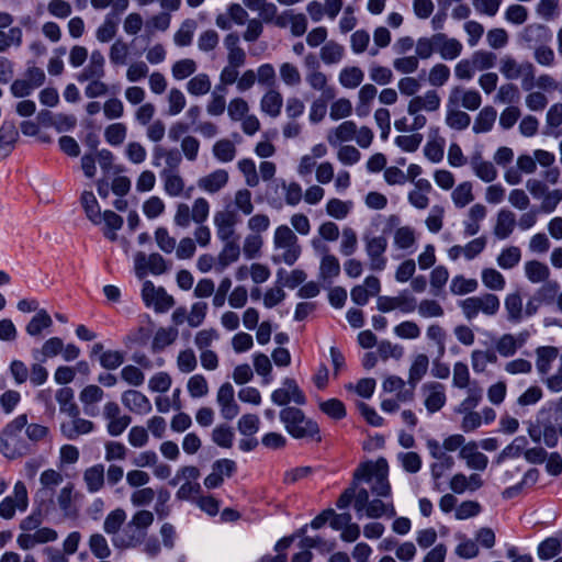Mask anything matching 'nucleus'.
<instances>
[{
  "mask_svg": "<svg viewBox=\"0 0 562 562\" xmlns=\"http://www.w3.org/2000/svg\"><path fill=\"white\" fill-rule=\"evenodd\" d=\"M26 424V414H20L10 420L1 430L0 451L5 458L13 460L33 452L32 443H30L23 435Z\"/></svg>",
  "mask_w": 562,
  "mask_h": 562,
  "instance_id": "nucleus-1",
  "label": "nucleus"
},
{
  "mask_svg": "<svg viewBox=\"0 0 562 562\" xmlns=\"http://www.w3.org/2000/svg\"><path fill=\"white\" fill-rule=\"evenodd\" d=\"M279 418L286 432L294 439L322 440L318 424L307 417L304 412L294 406H286L280 411Z\"/></svg>",
  "mask_w": 562,
  "mask_h": 562,
  "instance_id": "nucleus-2",
  "label": "nucleus"
},
{
  "mask_svg": "<svg viewBox=\"0 0 562 562\" xmlns=\"http://www.w3.org/2000/svg\"><path fill=\"white\" fill-rule=\"evenodd\" d=\"M273 263L293 266L301 257L302 248L295 233L288 225H280L273 234Z\"/></svg>",
  "mask_w": 562,
  "mask_h": 562,
  "instance_id": "nucleus-3",
  "label": "nucleus"
},
{
  "mask_svg": "<svg viewBox=\"0 0 562 562\" xmlns=\"http://www.w3.org/2000/svg\"><path fill=\"white\" fill-rule=\"evenodd\" d=\"M353 509L356 510L359 518L367 516L368 518H381L387 517L393 518L396 516V510L392 499L381 498L369 499V492L367 488H361L358 496L353 497Z\"/></svg>",
  "mask_w": 562,
  "mask_h": 562,
  "instance_id": "nucleus-4",
  "label": "nucleus"
},
{
  "mask_svg": "<svg viewBox=\"0 0 562 562\" xmlns=\"http://www.w3.org/2000/svg\"><path fill=\"white\" fill-rule=\"evenodd\" d=\"M464 317L468 321L474 319L479 313L486 316H494L501 307V302L497 295L492 293H484L482 295L470 296L459 302Z\"/></svg>",
  "mask_w": 562,
  "mask_h": 562,
  "instance_id": "nucleus-5",
  "label": "nucleus"
},
{
  "mask_svg": "<svg viewBox=\"0 0 562 562\" xmlns=\"http://www.w3.org/2000/svg\"><path fill=\"white\" fill-rule=\"evenodd\" d=\"M499 71L508 80L521 78V86L526 91L535 86L536 68L530 61L519 64L514 57L507 55L501 59Z\"/></svg>",
  "mask_w": 562,
  "mask_h": 562,
  "instance_id": "nucleus-6",
  "label": "nucleus"
},
{
  "mask_svg": "<svg viewBox=\"0 0 562 562\" xmlns=\"http://www.w3.org/2000/svg\"><path fill=\"white\" fill-rule=\"evenodd\" d=\"M376 467L378 461L375 463H362L356 469L350 486L340 494L336 502L338 509H347L352 504L353 497L358 496L359 491L362 488L359 486L360 482L370 483L374 477Z\"/></svg>",
  "mask_w": 562,
  "mask_h": 562,
  "instance_id": "nucleus-7",
  "label": "nucleus"
},
{
  "mask_svg": "<svg viewBox=\"0 0 562 562\" xmlns=\"http://www.w3.org/2000/svg\"><path fill=\"white\" fill-rule=\"evenodd\" d=\"M29 506L27 490L23 482L18 481L13 487V495L4 497L0 503V517L12 519L16 510L24 512Z\"/></svg>",
  "mask_w": 562,
  "mask_h": 562,
  "instance_id": "nucleus-8",
  "label": "nucleus"
},
{
  "mask_svg": "<svg viewBox=\"0 0 562 562\" xmlns=\"http://www.w3.org/2000/svg\"><path fill=\"white\" fill-rule=\"evenodd\" d=\"M142 297L147 307H154L157 313H165L175 305V300L165 289L155 288L151 281H145Z\"/></svg>",
  "mask_w": 562,
  "mask_h": 562,
  "instance_id": "nucleus-9",
  "label": "nucleus"
},
{
  "mask_svg": "<svg viewBox=\"0 0 562 562\" xmlns=\"http://www.w3.org/2000/svg\"><path fill=\"white\" fill-rule=\"evenodd\" d=\"M366 252L369 258L370 269L373 271H383L386 268L387 239L385 236H364Z\"/></svg>",
  "mask_w": 562,
  "mask_h": 562,
  "instance_id": "nucleus-10",
  "label": "nucleus"
},
{
  "mask_svg": "<svg viewBox=\"0 0 562 562\" xmlns=\"http://www.w3.org/2000/svg\"><path fill=\"white\" fill-rule=\"evenodd\" d=\"M102 415L106 420V431L112 437L122 435L132 423V417L122 414L119 404L113 401L104 404Z\"/></svg>",
  "mask_w": 562,
  "mask_h": 562,
  "instance_id": "nucleus-11",
  "label": "nucleus"
},
{
  "mask_svg": "<svg viewBox=\"0 0 562 562\" xmlns=\"http://www.w3.org/2000/svg\"><path fill=\"white\" fill-rule=\"evenodd\" d=\"M164 164L161 171H179L182 164L181 151L176 147H165L156 145L153 148L151 165L160 167Z\"/></svg>",
  "mask_w": 562,
  "mask_h": 562,
  "instance_id": "nucleus-12",
  "label": "nucleus"
},
{
  "mask_svg": "<svg viewBox=\"0 0 562 562\" xmlns=\"http://www.w3.org/2000/svg\"><path fill=\"white\" fill-rule=\"evenodd\" d=\"M448 99L451 105H461L469 111H476L482 104L481 93L475 89L456 86L450 90Z\"/></svg>",
  "mask_w": 562,
  "mask_h": 562,
  "instance_id": "nucleus-13",
  "label": "nucleus"
},
{
  "mask_svg": "<svg viewBox=\"0 0 562 562\" xmlns=\"http://www.w3.org/2000/svg\"><path fill=\"white\" fill-rule=\"evenodd\" d=\"M238 216L234 211L224 210L214 214V225L220 240L238 239L235 235V226Z\"/></svg>",
  "mask_w": 562,
  "mask_h": 562,
  "instance_id": "nucleus-14",
  "label": "nucleus"
},
{
  "mask_svg": "<svg viewBox=\"0 0 562 562\" xmlns=\"http://www.w3.org/2000/svg\"><path fill=\"white\" fill-rule=\"evenodd\" d=\"M234 395L235 391L229 382L223 383L217 391L216 402L224 419L232 420L239 414V406Z\"/></svg>",
  "mask_w": 562,
  "mask_h": 562,
  "instance_id": "nucleus-15",
  "label": "nucleus"
},
{
  "mask_svg": "<svg viewBox=\"0 0 562 562\" xmlns=\"http://www.w3.org/2000/svg\"><path fill=\"white\" fill-rule=\"evenodd\" d=\"M58 533L49 527H40L32 533H20L16 538L18 546L23 550L33 549L37 544H44L57 540Z\"/></svg>",
  "mask_w": 562,
  "mask_h": 562,
  "instance_id": "nucleus-16",
  "label": "nucleus"
},
{
  "mask_svg": "<svg viewBox=\"0 0 562 562\" xmlns=\"http://www.w3.org/2000/svg\"><path fill=\"white\" fill-rule=\"evenodd\" d=\"M135 268L139 277L149 271L153 274H161L167 270L164 257L157 252L146 256L144 252H137L135 256Z\"/></svg>",
  "mask_w": 562,
  "mask_h": 562,
  "instance_id": "nucleus-17",
  "label": "nucleus"
},
{
  "mask_svg": "<svg viewBox=\"0 0 562 562\" xmlns=\"http://www.w3.org/2000/svg\"><path fill=\"white\" fill-rule=\"evenodd\" d=\"M121 402L125 408L137 415H147L151 412L149 398L134 389L124 391L121 395Z\"/></svg>",
  "mask_w": 562,
  "mask_h": 562,
  "instance_id": "nucleus-18",
  "label": "nucleus"
},
{
  "mask_svg": "<svg viewBox=\"0 0 562 562\" xmlns=\"http://www.w3.org/2000/svg\"><path fill=\"white\" fill-rule=\"evenodd\" d=\"M441 104L440 95L436 90H427L423 95H415L407 105L408 114H417L422 111H438Z\"/></svg>",
  "mask_w": 562,
  "mask_h": 562,
  "instance_id": "nucleus-19",
  "label": "nucleus"
},
{
  "mask_svg": "<svg viewBox=\"0 0 562 562\" xmlns=\"http://www.w3.org/2000/svg\"><path fill=\"white\" fill-rule=\"evenodd\" d=\"M146 535L142 532L131 520L122 528L119 536L113 537L112 543L117 549L136 548L145 540Z\"/></svg>",
  "mask_w": 562,
  "mask_h": 562,
  "instance_id": "nucleus-20",
  "label": "nucleus"
},
{
  "mask_svg": "<svg viewBox=\"0 0 562 562\" xmlns=\"http://www.w3.org/2000/svg\"><path fill=\"white\" fill-rule=\"evenodd\" d=\"M371 483V492L378 497L392 499V488L387 479V462L385 459L378 460L376 471Z\"/></svg>",
  "mask_w": 562,
  "mask_h": 562,
  "instance_id": "nucleus-21",
  "label": "nucleus"
},
{
  "mask_svg": "<svg viewBox=\"0 0 562 562\" xmlns=\"http://www.w3.org/2000/svg\"><path fill=\"white\" fill-rule=\"evenodd\" d=\"M519 37L528 47H537L551 41L552 33L546 25L529 24L522 30Z\"/></svg>",
  "mask_w": 562,
  "mask_h": 562,
  "instance_id": "nucleus-22",
  "label": "nucleus"
},
{
  "mask_svg": "<svg viewBox=\"0 0 562 562\" xmlns=\"http://www.w3.org/2000/svg\"><path fill=\"white\" fill-rule=\"evenodd\" d=\"M435 40L437 41V53L442 59L453 60L462 54L463 45L459 40L448 37L441 32L435 34Z\"/></svg>",
  "mask_w": 562,
  "mask_h": 562,
  "instance_id": "nucleus-23",
  "label": "nucleus"
},
{
  "mask_svg": "<svg viewBox=\"0 0 562 562\" xmlns=\"http://www.w3.org/2000/svg\"><path fill=\"white\" fill-rule=\"evenodd\" d=\"M426 393L425 406L432 414L440 411L446 404L445 386L438 382H428L423 385Z\"/></svg>",
  "mask_w": 562,
  "mask_h": 562,
  "instance_id": "nucleus-24",
  "label": "nucleus"
},
{
  "mask_svg": "<svg viewBox=\"0 0 562 562\" xmlns=\"http://www.w3.org/2000/svg\"><path fill=\"white\" fill-rule=\"evenodd\" d=\"M305 81L312 90L321 92L323 99L333 100L335 98V88L328 85V77L322 70L306 71Z\"/></svg>",
  "mask_w": 562,
  "mask_h": 562,
  "instance_id": "nucleus-25",
  "label": "nucleus"
},
{
  "mask_svg": "<svg viewBox=\"0 0 562 562\" xmlns=\"http://www.w3.org/2000/svg\"><path fill=\"white\" fill-rule=\"evenodd\" d=\"M487 209L482 203L473 204L463 221V234L467 237L474 236L481 231V222L485 220Z\"/></svg>",
  "mask_w": 562,
  "mask_h": 562,
  "instance_id": "nucleus-26",
  "label": "nucleus"
},
{
  "mask_svg": "<svg viewBox=\"0 0 562 562\" xmlns=\"http://www.w3.org/2000/svg\"><path fill=\"white\" fill-rule=\"evenodd\" d=\"M71 420L64 422L60 425V431L68 440H75L81 435L89 434L93 430L94 424L88 419L79 417V415L70 416Z\"/></svg>",
  "mask_w": 562,
  "mask_h": 562,
  "instance_id": "nucleus-27",
  "label": "nucleus"
},
{
  "mask_svg": "<svg viewBox=\"0 0 562 562\" xmlns=\"http://www.w3.org/2000/svg\"><path fill=\"white\" fill-rule=\"evenodd\" d=\"M224 246L216 257L215 271L221 273L228 266L236 262L240 256V246L238 239L222 240Z\"/></svg>",
  "mask_w": 562,
  "mask_h": 562,
  "instance_id": "nucleus-28",
  "label": "nucleus"
},
{
  "mask_svg": "<svg viewBox=\"0 0 562 562\" xmlns=\"http://www.w3.org/2000/svg\"><path fill=\"white\" fill-rule=\"evenodd\" d=\"M105 59L100 50H93L89 64L77 76L79 82L101 79L104 76Z\"/></svg>",
  "mask_w": 562,
  "mask_h": 562,
  "instance_id": "nucleus-29",
  "label": "nucleus"
},
{
  "mask_svg": "<svg viewBox=\"0 0 562 562\" xmlns=\"http://www.w3.org/2000/svg\"><path fill=\"white\" fill-rule=\"evenodd\" d=\"M228 172L224 169H216L213 172L201 177L198 180V187L200 190L210 194L217 193L226 187L228 182Z\"/></svg>",
  "mask_w": 562,
  "mask_h": 562,
  "instance_id": "nucleus-30",
  "label": "nucleus"
},
{
  "mask_svg": "<svg viewBox=\"0 0 562 562\" xmlns=\"http://www.w3.org/2000/svg\"><path fill=\"white\" fill-rule=\"evenodd\" d=\"M460 458L465 460L468 468L472 470L484 471L488 464V458L477 451L475 442H469L463 446L460 450Z\"/></svg>",
  "mask_w": 562,
  "mask_h": 562,
  "instance_id": "nucleus-31",
  "label": "nucleus"
},
{
  "mask_svg": "<svg viewBox=\"0 0 562 562\" xmlns=\"http://www.w3.org/2000/svg\"><path fill=\"white\" fill-rule=\"evenodd\" d=\"M516 226V215L508 209H501L497 212L496 224L494 226V235L498 239L508 238Z\"/></svg>",
  "mask_w": 562,
  "mask_h": 562,
  "instance_id": "nucleus-32",
  "label": "nucleus"
},
{
  "mask_svg": "<svg viewBox=\"0 0 562 562\" xmlns=\"http://www.w3.org/2000/svg\"><path fill=\"white\" fill-rule=\"evenodd\" d=\"M282 105L283 97L276 88L268 89L260 100L261 112L271 117H278L280 115Z\"/></svg>",
  "mask_w": 562,
  "mask_h": 562,
  "instance_id": "nucleus-33",
  "label": "nucleus"
},
{
  "mask_svg": "<svg viewBox=\"0 0 562 562\" xmlns=\"http://www.w3.org/2000/svg\"><path fill=\"white\" fill-rule=\"evenodd\" d=\"M536 368L540 376L544 378L551 370L552 363L559 357V349L553 346H541L536 349Z\"/></svg>",
  "mask_w": 562,
  "mask_h": 562,
  "instance_id": "nucleus-34",
  "label": "nucleus"
},
{
  "mask_svg": "<svg viewBox=\"0 0 562 562\" xmlns=\"http://www.w3.org/2000/svg\"><path fill=\"white\" fill-rule=\"evenodd\" d=\"M19 132L12 122H3L0 126V159L7 158L13 150Z\"/></svg>",
  "mask_w": 562,
  "mask_h": 562,
  "instance_id": "nucleus-35",
  "label": "nucleus"
},
{
  "mask_svg": "<svg viewBox=\"0 0 562 562\" xmlns=\"http://www.w3.org/2000/svg\"><path fill=\"white\" fill-rule=\"evenodd\" d=\"M540 472L538 469L532 468L529 469L522 476L521 481L515 485L506 487L502 492V497L504 499H512L517 497L522 493L525 488L532 487L539 481Z\"/></svg>",
  "mask_w": 562,
  "mask_h": 562,
  "instance_id": "nucleus-36",
  "label": "nucleus"
},
{
  "mask_svg": "<svg viewBox=\"0 0 562 562\" xmlns=\"http://www.w3.org/2000/svg\"><path fill=\"white\" fill-rule=\"evenodd\" d=\"M160 179L164 183V191L171 198H178L184 193V179L179 171H160Z\"/></svg>",
  "mask_w": 562,
  "mask_h": 562,
  "instance_id": "nucleus-37",
  "label": "nucleus"
},
{
  "mask_svg": "<svg viewBox=\"0 0 562 562\" xmlns=\"http://www.w3.org/2000/svg\"><path fill=\"white\" fill-rule=\"evenodd\" d=\"M103 397V390L94 384L87 385L79 394V400L83 405L85 413L89 416L97 415L94 404L101 402Z\"/></svg>",
  "mask_w": 562,
  "mask_h": 562,
  "instance_id": "nucleus-38",
  "label": "nucleus"
},
{
  "mask_svg": "<svg viewBox=\"0 0 562 562\" xmlns=\"http://www.w3.org/2000/svg\"><path fill=\"white\" fill-rule=\"evenodd\" d=\"M357 134V124L353 121H345L337 127L329 131L327 140L331 146L355 139Z\"/></svg>",
  "mask_w": 562,
  "mask_h": 562,
  "instance_id": "nucleus-39",
  "label": "nucleus"
},
{
  "mask_svg": "<svg viewBox=\"0 0 562 562\" xmlns=\"http://www.w3.org/2000/svg\"><path fill=\"white\" fill-rule=\"evenodd\" d=\"M83 482L91 494L101 491L104 486V465L101 463L89 467L83 472Z\"/></svg>",
  "mask_w": 562,
  "mask_h": 562,
  "instance_id": "nucleus-40",
  "label": "nucleus"
},
{
  "mask_svg": "<svg viewBox=\"0 0 562 562\" xmlns=\"http://www.w3.org/2000/svg\"><path fill=\"white\" fill-rule=\"evenodd\" d=\"M504 307L507 313V321L513 324H519L524 319L522 297L518 291L508 293L504 301Z\"/></svg>",
  "mask_w": 562,
  "mask_h": 562,
  "instance_id": "nucleus-41",
  "label": "nucleus"
},
{
  "mask_svg": "<svg viewBox=\"0 0 562 562\" xmlns=\"http://www.w3.org/2000/svg\"><path fill=\"white\" fill-rule=\"evenodd\" d=\"M446 124L456 131H463L469 127L471 116L459 109V105H451L450 100H447V114Z\"/></svg>",
  "mask_w": 562,
  "mask_h": 562,
  "instance_id": "nucleus-42",
  "label": "nucleus"
},
{
  "mask_svg": "<svg viewBox=\"0 0 562 562\" xmlns=\"http://www.w3.org/2000/svg\"><path fill=\"white\" fill-rule=\"evenodd\" d=\"M562 551V531L554 536L546 538L537 548V554L540 560H550Z\"/></svg>",
  "mask_w": 562,
  "mask_h": 562,
  "instance_id": "nucleus-43",
  "label": "nucleus"
},
{
  "mask_svg": "<svg viewBox=\"0 0 562 562\" xmlns=\"http://www.w3.org/2000/svg\"><path fill=\"white\" fill-rule=\"evenodd\" d=\"M64 477L60 472L54 469H47L40 476L41 488L37 495L42 497H52L55 488L63 482Z\"/></svg>",
  "mask_w": 562,
  "mask_h": 562,
  "instance_id": "nucleus-44",
  "label": "nucleus"
},
{
  "mask_svg": "<svg viewBox=\"0 0 562 562\" xmlns=\"http://www.w3.org/2000/svg\"><path fill=\"white\" fill-rule=\"evenodd\" d=\"M471 167L474 175L484 182H492L497 178V169L487 160H484L480 154L471 159Z\"/></svg>",
  "mask_w": 562,
  "mask_h": 562,
  "instance_id": "nucleus-45",
  "label": "nucleus"
},
{
  "mask_svg": "<svg viewBox=\"0 0 562 562\" xmlns=\"http://www.w3.org/2000/svg\"><path fill=\"white\" fill-rule=\"evenodd\" d=\"M179 331L175 327H160L154 335L151 341L153 352H160L172 345L178 338Z\"/></svg>",
  "mask_w": 562,
  "mask_h": 562,
  "instance_id": "nucleus-46",
  "label": "nucleus"
},
{
  "mask_svg": "<svg viewBox=\"0 0 562 562\" xmlns=\"http://www.w3.org/2000/svg\"><path fill=\"white\" fill-rule=\"evenodd\" d=\"M496 117H497V112L493 106H491V105L484 106L475 117V121H474V124L472 127L473 132L475 134L490 132L494 126Z\"/></svg>",
  "mask_w": 562,
  "mask_h": 562,
  "instance_id": "nucleus-47",
  "label": "nucleus"
},
{
  "mask_svg": "<svg viewBox=\"0 0 562 562\" xmlns=\"http://www.w3.org/2000/svg\"><path fill=\"white\" fill-rule=\"evenodd\" d=\"M53 325V319L46 310H40L27 323L25 330L32 337H38Z\"/></svg>",
  "mask_w": 562,
  "mask_h": 562,
  "instance_id": "nucleus-48",
  "label": "nucleus"
},
{
  "mask_svg": "<svg viewBox=\"0 0 562 562\" xmlns=\"http://www.w3.org/2000/svg\"><path fill=\"white\" fill-rule=\"evenodd\" d=\"M364 79V72L357 66L344 67L338 75L339 83L346 89H356Z\"/></svg>",
  "mask_w": 562,
  "mask_h": 562,
  "instance_id": "nucleus-49",
  "label": "nucleus"
},
{
  "mask_svg": "<svg viewBox=\"0 0 562 562\" xmlns=\"http://www.w3.org/2000/svg\"><path fill=\"white\" fill-rule=\"evenodd\" d=\"M345 56V47L335 42L328 41L326 42L319 52V57L325 65H336L339 64Z\"/></svg>",
  "mask_w": 562,
  "mask_h": 562,
  "instance_id": "nucleus-50",
  "label": "nucleus"
},
{
  "mask_svg": "<svg viewBox=\"0 0 562 562\" xmlns=\"http://www.w3.org/2000/svg\"><path fill=\"white\" fill-rule=\"evenodd\" d=\"M63 351V340L59 337L47 339L41 349H33L32 356L35 360L44 362L48 358L56 357Z\"/></svg>",
  "mask_w": 562,
  "mask_h": 562,
  "instance_id": "nucleus-51",
  "label": "nucleus"
},
{
  "mask_svg": "<svg viewBox=\"0 0 562 562\" xmlns=\"http://www.w3.org/2000/svg\"><path fill=\"white\" fill-rule=\"evenodd\" d=\"M279 76L285 87L297 88L302 83V74L293 63H282L279 66Z\"/></svg>",
  "mask_w": 562,
  "mask_h": 562,
  "instance_id": "nucleus-52",
  "label": "nucleus"
},
{
  "mask_svg": "<svg viewBox=\"0 0 562 562\" xmlns=\"http://www.w3.org/2000/svg\"><path fill=\"white\" fill-rule=\"evenodd\" d=\"M528 440L525 436L516 437L508 446H506L496 457V463H503L507 459H515L521 456L527 448Z\"/></svg>",
  "mask_w": 562,
  "mask_h": 562,
  "instance_id": "nucleus-53",
  "label": "nucleus"
},
{
  "mask_svg": "<svg viewBox=\"0 0 562 562\" xmlns=\"http://www.w3.org/2000/svg\"><path fill=\"white\" fill-rule=\"evenodd\" d=\"M428 367L429 359L425 353H419L414 358L408 373V383L413 389L427 373Z\"/></svg>",
  "mask_w": 562,
  "mask_h": 562,
  "instance_id": "nucleus-54",
  "label": "nucleus"
},
{
  "mask_svg": "<svg viewBox=\"0 0 562 562\" xmlns=\"http://www.w3.org/2000/svg\"><path fill=\"white\" fill-rule=\"evenodd\" d=\"M126 519V513L122 508H116L108 514L103 522V530L109 536L116 537Z\"/></svg>",
  "mask_w": 562,
  "mask_h": 562,
  "instance_id": "nucleus-55",
  "label": "nucleus"
},
{
  "mask_svg": "<svg viewBox=\"0 0 562 562\" xmlns=\"http://www.w3.org/2000/svg\"><path fill=\"white\" fill-rule=\"evenodd\" d=\"M340 273V263L336 256H323L319 263L318 278L324 282H331Z\"/></svg>",
  "mask_w": 562,
  "mask_h": 562,
  "instance_id": "nucleus-56",
  "label": "nucleus"
},
{
  "mask_svg": "<svg viewBox=\"0 0 562 562\" xmlns=\"http://www.w3.org/2000/svg\"><path fill=\"white\" fill-rule=\"evenodd\" d=\"M81 204L87 217L95 225L102 222V213L99 203L91 191H83L81 194Z\"/></svg>",
  "mask_w": 562,
  "mask_h": 562,
  "instance_id": "nucleus-57",
  "label": "nucleus"
},
{
  "mask_svg": "<svg viewBox=\"0 0 562 562\" xmlns=\"http://www.w3.org/2000/svg\"><path fill=\"white\" fill-rule=\"evenodd\" d=\"M525 274L532 283H541L549 279L550 269L546 263L530 260L525 263Z\"/></svg>",
  "mask_w": 562,
  "mask_h": 562,
  "instance_id": "nucleus-58",
  "label": "nucleus"
},
{
  "mask_svg": "<svg viewBox=\"0 0 562 562\" xmlns=\"http://www.w3.org/2000/svg\"><path fill=\"white\" fill-rule=\"evenodd\" d=\"M457 209H463L474 200L473 186L470 181L459 183L451 193Z\"/></svg>",
  "mask_w": 562,
  "mask_h": 562,
  "instance_id": "nucleus-59",
  "label": "nucleus"
},
{
  "mask_svg": "<svg viewBox=\"0 0 562 562\" xmlns=\"http://www.w3.org/2000/svg\"><path fill=\"white\" fill-rule=\"evenodd\" d=\"M212 151H213L214 157L218 161L229 162L235 159L237 149H236L235 144L232 140H229L227 138H222L217 142H215V144L213 145Z\"/></svg>",
  "mask_w": 562,
  "mask_h": 562,
  "instance_id": "nucleus-60",
  "label": "nucleus"
},
{
  "mask_svg": "<svg viewBox=\"0 0 562 562\" xmlns=\"http://www.w3.org/2000/svg\"><path fill=\"white\" fill-rule=\"evenodd\" d=\"M212 82L210 76L200 72L187 82V91L194 97L207 94L211 91Z\"/></svg>",
  "mask_w": 562,
  "mask_h": 562,
  "instance_id": "nucleus-61",
  "label": "nucleus"
},
{
  "mask_svg": "<svg viewBox=\"0 0 562 562\" xmlns=\"http://www.w3.org/2000/svg\"><path fill=\"white\" fill-rule=\"evenodd\" d=\"M22 29L14 26L8 31L0 30V53L9 50L11 47H20L22 45Z\"/></svg>",
  "mask_w": 562,
  "mask_h": 562,
  "instance_id": "nucleus-62",
  "label": "nucleus"
},
{
  "mask_svg": "<svg viewBox=\"0 0 562 562\" xmlns=\"http://www.w3.org/2000/svg\"><path fill=\"white\" fill-rule=\"evenodd\" d=\"M56 400L61 413H65L68 416L79 415V408L74 402V391L70 387H63L58 390Z\"/></svg>",
  "mask_w": 562,
  "mask_h": 562,
  "instance_id": "nucleus-63",
  "label": "nucleus"
},
{
  "mask_svg": "<svg viewBox=\"0 0 562 562\" xmlns=\"http://www.w3.org/2000/svg\"><path fill=\"white\" fill-rule=\"evenodd\" d=\"M195 29L196 22L194 20H184L180 25L179 30L175 33V44L179 47H186L191 45Z\"/></svg>",
  "mask_w": 562,
  "mask_h": 562,
  "instance_id": "nucleus-64",
  "label": "nucleus"
}]
</instances>
